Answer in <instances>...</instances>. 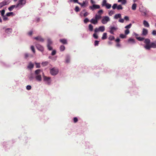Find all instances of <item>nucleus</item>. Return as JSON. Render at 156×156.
Here are the masks:
<instances>
[{
	"instance_id": "f257e3e1",
	"label": "nucleus",
	"mask_w": 156,
	"mask_h": 156,
	"mask_svg": "<svg viewBox=\"0 0 156 156\" xmlns=\"http://www.w3.org/2000/svg\"><path fill=\"white\" fill-rule=\"evenodd\" d=\"M144 42L145 44L144 47L146 50H149L151 48H156V41L152 42L150 44V40L148 38H146L144 39Z\"/></svg>"
},
{
	"instance_id": "f03ea898",
	"label": "nucleus",
	"mask_w": 156,
	"mask_h": 156,
	"mask_svg": "<svg viewBox=\"0 0 156 156\" xmlns=\"http://www.w3.org/2000/svg\"><path fill=\"white\" fill-rule=\"evenodd\" d=\"M42 73L43 72L40 69H38L35 71L34 73L35 77L37 81L39 82L41 81Z\"/></svg>"
},
{
	"instance_id": "7ed1b4c3",
	"label": "nucleus",
	"mask_w": 156,
	"mask_h": 156,
	"mask_svg": "<svg viewBox=\"0 0 156 156\" xmlns=\"http://www.w3.org/2000/svg\"><path fill=\"white\" fill-rule=\"evenodd\" d=\"M42 76L43 79V81L45 83L48 85H50L51 82V77L45 76L43 73H42Z\"/></svg>"
},
{
	"instance_id": "20e7f679",
	"label": "nucleus",
	"mask_w": 156,
	"mask_h": 156,
	"mask_svg": "<svg viewBox=\"0 0 156 156\" xmlns=\"http://www.w3.org/2000/svg\"><path fill=\"white\" fill-rule=\"evenodd\" d=\"M26 2V0H19L18 3L16 4V7L19 9H20L24 5Z\"/></svg>"
},
{
	"instance_id": "39448f33",
	"label": "nucleus",
	"mask_w": 156,
	"mask_h": 156,
	"mask_svg": "<svg viewBox=\"0 0 156 156\" xmlns=\"http://www.w3.org/2000/svg\"><path fill=\"white\" fill-rule=\"evenodd\" d=\"M139 11L141 13H143L142 14V15L144 16H146L147 13L148 12L146 8L142 6L140 7Z\"/></svg>"
},
{
	"instance_id": "423d86ee",
	"label": "nucleus",
	"mask_w": 156,
	"mask_h": 156,
	"mask_svg": "<svg viewBox=\"0 0 156 156\" xmlns=\"http://www.w3.org/2000/svg\"><path fill=\"white\" fill-rule=\"evenodd\" d=\"M110 18L107 16L103 17L101 20V22L103 24H106L108 22L110 21Z\"/></svg>"
},
{
	"instance_id": "0eeeda50",
	"label": "nucleus",
	"mask_w": 156,
	"mask_h": 156,
	"mask_svg": "<svg viewBox=\"0 0 156 156\" xmlns=\"http://www.w3.org/2000/svg\"><path fill=\"white\" fill-rule=\"evenodd\" d=\"M102 7L105 6L106 9H109L111 7V5L107 2L106 0H103L101 4Z\"/></svg>"
},
{
	"instance_id": "6e6552de",
	"label": "nucleus",
	"mask_w": 156,
	"mask_h": 156,
	"mask_svg": "<svg viewBox=\"0 0 156 156\" xmlns=\"http://www.w3.org/2000/svg\"><path fill=\"white\" fill-rule=\"evenodd\" d=\"M58 72V69L54 67L50 69V73L53 76H55L57 75Z\"/></svg>"
},
{
	"instance_id": "1a4fd4ad",
	"label": "nucleus",
	"mask_w": 156,
	"mask_h": 156,
	"mask_svg": "<svg viewBox=\"0 0 156 156\" xmlns=\"http://www.w3.org/2000/svg\"><path fill=\"white\" fill-rule=\"evenodd\" d=\"M11 1V0H4L0 3V9L3 6L9 4Z\"/></svg>"
},
{
	"instance_id": "9d476101",
	"label": "nucleus",
	"mask_w": 156,
	"mask_h": 156,
	"mask_svg": "<svg viewBox=\"0 0 156 156\" xmlns=\"http://www.w3.org/2000/svg\"><path fill=\"white\" fill-rule=\"evenodd\" d=\"M105 27L104 26H100L98 28H96L94 30L95 33H97L98 31L101 32H104L105 30Z\"/></svg>"
},
{
	"instance_id": "9b49d317",
	"label": "nucleus",
	"mask_w": 156,
	"mask_h": 156,
	"mask_svg": "<svg viewBox=\"0 0 156 156\" xmlns=\"http://www.w3.org/2000/svg\"><path fill=\"white\" fill-rule=\"evenodd\" d=\"M52 43V42L50 38H48L47 39V46L48 50H52V48L51 46Z\"/></svg>"
},
{
	"instance_id": "f8f14e48",
	"label": "nucleus",
	"mask_w": 156,
	"mask_h": 156,
	"mask_svg": "<svg viewBox=\"0 0 156 156\" xmlns=\"http://www.w3.org/2000/svg\"><path fill=\"white\" fill-rule=\"evenodd\" d=\"M109 29H110L109 32L112 34H114V32L118 29V28L117 27L110 26Z\"/></svg>"
},
{
	"instance_id": "ddd939ff",
	"label": "nucleus",
	"mask_w": 156,
	"mask_h": 156,
	"mask_svg": "<svg viewBox=\"0 0 156 156\" xmlns=\"http://www.w3.org/2000/svg\"><path fill=\"white\" fill-rule=\"evenodd\" d=\"M100 6L98 5L94 4L92 6L89 7L90 9H91L92 10H94L96 9H99L100 8Z\"/></svg>"
},
{
	"instance_id": "4468645a",
	"label": "nucleus",
	"mask_w": 156,
	"mask_h": 156,
	"mask_svg": "<svg viewBox=\"0 0 156 156\" xmlns=\"http://www.w3.org/2000/svg\"><path fill=\"white\" fill-rule=\"evenodd\" d=\"M34 39L41 42H43L44 41V39L41 36H38L37 37H34Z\"/></svg>"
},
{
	"instance_id": "2eb2a0df",
	"label": "nucleus",
	"mask_w": 156,
	"mask_h": 156,
	"mask_svg": "<svg viewBox=\"0 0 156 156\" xmlns=\"http://www.w3.org/2000/svg\"><path fill=\"white\" fill-rule=\"evenodd\" d=\"M5 32L7 34H9L12 32V29L11 28H6L5 30Z\"/></svg>"
},
{
	"instance_id": "dca6fc26",
	"label": "nucleus",
	"mask_w": 156,
	"mask_h": 156,
	"mask_svg": "<svg viewBox=\"0 0 156 156\" xmlns=\"http://www.w3.org/2000/svg\"><path fill=\"white\" fill-rule=\"evenodd\" d=\"M36 46L37 48V49L38 50H39L41 51H43L44 48L42 46H41L40 45L38 44H36Z\"/></svg>"
},
{
	"instance_id": "f3484780",
	"label": "nucleus",
	"mask_w": 156,
	"mask_h": 156,
	"mask_svg": "<svg viewBox=\"0 0 156 156\" xmlns=\"http://www.w3.org/2000/svg\"><path fill=\"white\" fill-rule=\"evenodd\" d=\"M90 22L91 23L94 24H97L98 23V21L95 18L92 19L90 20Z\"/></svg>"
},
{
	"instance_id": "a211bd4d",
	"label": "nucleus",
	"mask_w": 156,
	"mask_h": 156,
	"mask_svg": "<svg viewBox=\"0 0 156 156\" xmlns=\"http://www.w3.org/2000/svg\"><path fill=\"white\" fill-rule=\"evenodd\" d=\"M148 33V30L145 28H143L142 30V35L146 36Z\"/></svg>"
},
{
	"instance_id": "6ab92c4d",
	"label": "nucleus",
	"mask_w": 156,
	"mask_h": 156,
	"mask_svg": "<svg viewBox=\"0 0 156 156\" xmlns=\"http://www.w3.org/2000/svg\"><path fill=\"white\" fill-rule=\"evenodd\" d=\"M15 8H18L17 7H16V5H11V6H10V7H9L8 8V9L9 11H12L13 10V9Z\"/></svg>"
},
{
	"instance_id": "aec40b11",
	"label": "nucleus",
	"mask_w": 156,
	"mask_h": 156,
	"mask_svg": "<svg viewBox=\"0 0 156 156\" xmlns=\"http://www.w3.org/2000/svg\"><path fill=\"white\" fill-rule=\"evenodd\" d=\"M143 24L144 27H149V24L148 22L146 20H144L143 21Z\"/></svg>"
},
{
	"instance_id": "412c9836",
	"label": "nucleus",
	"mask_w": 156,
	"mask_h": 156,
	"mask_svg": "<svg viewBox=\"0 0 156 156\" xmlns=\"http://www.w3.org/2000/svg\"><path fill=\"white\" fill-rule=\"evenodd\" d=\"M121 17V14H116L115 15L114 17L115 19H118V18H120Z\"/></svg>"
},
{
	"instance_id": "4be33fe9",
	"label": "nucleus",
	"mask_w": 156,
	"mask_h": 156,
	"mask_svg": "<svg viewBox=\"0 0 156 156\" xmlns=\"http://www.w3.org/2000/svg\"><path fill=\"white\" fill-rule=\"evenodd\" d=\"M34 65L31 62H30L29 63L28 65V66L27 67L28 68L31 69L33 68L34 67Z\"/></svg>"
},
{
	"instance_id": "5701e85b",
	"label": "nucleus",
	"mask_w": 156,
	"mask_h": 156,
	"mask_svg": "<svg viewBox=\"0 0 156 156\" xmlns=\"http://www.w3.org/2000/svg\"><path fill=\"white\" fill-rule=\"evenodd\" d=\"M107 38V34L106 33H104L102 36L101 37V39L102 40L105 39Z\"/></svg>"
},
{
	"instance_id": "b1692460",
	"label": "nucleus",
	"mask_w": 156,
	"mask_h": 156,
	"mask_svg": "<svg viewBox=\"0 0 156 156\" xmlns=\"http://www.w3.org/2000/svg\"><path fill=\"white\" fill-rule=\"evenodd\" d=\"M70 58L69 55H67L66 56V62L67 63H69L70 62Z\"/></svg>"
},
{
	"instance_id": "393cba45",
	"label": "nucleus",
	"mask_w": 156,
	"mask_h": 156,
	"mask_svg": "<svg viewBox=\"0 0 156 156\" xmlns=\"http://www.w3.org/2000/svg\"><path fill=\"white\" fill-rule=\"evenodd\" d=\"M60 41L64 44H67V41L66 39H61L60 40Z\"/></svg>"
},
{
	"instance_id": "a878e982",
	"label": "nucleus",
	"mask_w": 156,
	"mask_h": 156,
	"mask_svg": "<svg viewBox=\"0 0 156 156\" xmlns=\"http://www.w3.org/2000/svg\"><path fill=\"white\" fill-rule=\"evenodd\" d=\"M95 18L98 21V20L101 18V15L96 14L95 16Z\"/></svg>"
},
{
	"instance_id": "bb28decb",
	"label": "nucleus",
	"mask_w": 156,
	"mask_h": 156,
	"mask_svg": "<svg viewBox=\"0 0 156 156\" xmlns=\"http://www.w3.org/2000/svg\"><path fill=\"white\" fill-rule=\"evenodd\" d=\"M136 4L135 3L133 4L132 6V9L133 10H135L136 9Z\"/></svg>"
},
{
	"instance_id": "cd10ccee",
	"label": "nucleus",
	"mask_w": 156,
	"mask_h": 156,
	"mask_svg": "<svg viewBox=\"0 0 156 156\" xmlns=\"http://www.w3.org/2000/svg\"><path fill=\"white\" fill-rule=\"evenodd\" d=\"M78 4L80 5L81 7H86V2L84 1L82 3L79 2Z\"/></svg>"
},
{
	"instance_id": "c85d7f7f",
	"label": "nucleus",
	"mask_w": 156,
	"mask_h": 156,
	"mask_svg": "<svg viewBox=\"0 0 156 156\" xmlns=\"http://www.w3.org/2000/svg\"><path fill=\"white\" fill-rule=\"evenodd\" d=\"M29 78L30 81H31L33 80L34 79V77L32 74L30 75L29 76Z\"/></svg>"
},
{
	"instance_id": "c756f323",
	"label": "nucleus",
	"mask_w": 156,
	"mask_h": 156,
	"mask_svg": "<svg viewBox=\"0 0 156 156\" xmlns=\"http://www.w3.org/2000/svg\"><path fill=\"white\" fill-rule=\"evenodd\" d=\"M128 41L129 42H131L132 44H134L135 43L134 40L133 39H132L131 38H130L129 39Z\"/></svg>"
},
{
	"instance_id": "7c9ffc66",
	"label": "nucleus",
	"mask_w": 156,
	"mask_h": 156,
	"mask_svg": "<svg viewBox=\"0 0 156 156\" xmlns=\"http://www.w3.org/2000/svg\"><path fill=\"white\" fill-rule=\"evenodd\" d=\"M93 27L91 24H90L89 25V29L90 31H92L93 30Z\"/></svg>"
},
{
	"instance_id": "2f4dec72",
	"label": "nucleus",
	"mask_w": 156,
	"mask_h": 156,
	"mask_svg": "<svg viewBox=\"0 0 156 156\" xmlns=\"http://www.w3.org/2000/svg\"><path fill=\"white\" fill-rule=\"evenodd\" d=\"M48 62H42L41 63V65L42 66H46L48 65Z\"/></svg>"
},
{
	"instance_id": "473e14b6",
	"label": "nucleus",
	"mask_w": 156,
	"mask_h": 156,
	"mask_svg": "<svg viewBox=\"0 0 156 156\" xmlns=\"http://www.w3.org/2000/svg\"><path fill=\"white\" fill-rule=\"evenodd\" d=\"M136 39L140 41H142L144 40V38L141 37H136Z\"/></svg>"
},
{
	"instance_id": "72a5a7b5",
	"label": "nucleus",
	"mask_w": 156,
	"mask_h": 156,
	"mask_svg": "<svg viewBox=\"0 0 156 156\" xmlns=\"http://www.w3.org/2000/svg\"><path fill=\"white\" fill-rule=\"evenodd\" d=\"M123 8L121 5H119L118 6L117 5V9L118 10L122 9Z\"/></svg>"
},
{
	"instance_id": "f704fd0d",
	"label": "nucleus",
	"mask_w": 156,
	"mask_h": 156,
	"mask_svg": "<svg viewBox=\"0 0 156 156\" xmlns=\"http://www.w3.org/2000/svg\"><path fill=\"white\" fill-rule=\"evenodd\" d=\"M120 37L122 38H125L126 37V35L123 34H121L120 35Z\"/></svg>"
},
{
	"instance_id": "c9c22d12",
	"label": "nucleus",
	"mask_w": 156,
	"mask_h": 156,
	"mask_svg": "<svg viewBox=\"0 0 156 156\" xmlns=\"http://www.w3.org/2000/svg\"><path fill=\"white\" fill-rule=\"evenodd\" d=\"M60 48L61 51H63L65 50V47L63 45H61L60 46Z\"/></svg>"
},
{
	"instance_id": "e433bc0d",
	"label": "nucleus",
	"mask_w": 156,
	"mask_h": 156,
	"mask_svg": "<svg viewBox=\"0 0 156 156\" xmlns=\"http://www.w3.org/2000/svg\"><path fill=\"white\" fill-rule=\"evenodd\" d=\"M114 13V12L112 10H110L108 12V15L109 16H112Z\"/></svg>"
},
{
	"instance_id": "4c0bfd02",
	"label": "nucleus",
	"mask_w": 156,
	"mask_h": 156,
	"mask_svg": "<svg viewBox=\"0 0 156 156\" xmlns=\"http://www.w3.org/2000/svg\"><path fill=\"white\" fill-rule=\"evenodd\" d=\"M132 26V24L130 23L128 25H127L125 27V28L128 29L130 28Z\"/></svg>"
},
{
	"instance_id": "58836bf2",
	"label": "nucleus",
	"mask_w": 156,
	"mask_h": 156,
	"mask_svg": "<svg viewBox=\"0 0 156 156\" xmlns=\"http://www.w3.org/2000/svg\"><path fill=\"white\" fill-rule=\"evenodd\" d=\"M114 39L115 38L112 35L110 36L108 38V39L111 41L114 40Z\"/></svg>"
},
{
	"instance_id": "ea45409f",
	"label": "nucleus",
	"mask_w": 156,
	"mask_h": 156,
	"mask_svg": "<svg viewBox=\"0 0 156 156\" xmlns=\"http://www.w3.org/2000/svg\"><path fill=\"white\" fill-rule=\"evenodd\" d=\"M13 14V12H8L6 14V16H9L12 15V14Z\"/></svg>"
},
{
	"instance_id": "a19ab883",
	"label": "nucleus",
	"mask_w": 156,
	"mask_h": 156,
	"mask_svg": "<svg viewBox=\"0 0 156 156\" xmlns=\"http://www.w3.org/2000/svg\"><path fill=\"white\" fill-rule=\"evenodd\" d=\"M129 33V31L128 29H127L125 31V33L126 35L128 34Z\"/></svg>"
},
{
	"instance_id": "79ce46f5",
	"label": "nucleus",
	"mask_w": 156,
	"mask_h": 156,
	"mask_svg": "<svg viewBox=\"0 0 156 156\" xmlns=\"http://www.w3.org/2000/svg\"><path fill=\"white\" fill-rule=\"evenodd\" d=\"M103 11L101 9L100 10H99L98 11V13L99 14L98 15H101V14H102L103 13Z\"/></svg>"
},
{
	"instance_id": "37998d69",
	"label": "nucleus",
	"mask_w": 156,
	"mask_h": 156,
	"mask_svg": "<svg viewBox=\"0 0 156 156\" xmlns=\"http://www.w3.org/2000/svg\"><path fill=\"white\" fill-rule=\"evenodd\" d=\"M117 4H114L112 6V8L113 9H114L116 8H117Z\"/></svg>"
},
{
	"instance_id": "c03bdc74",
	"label": "nucleus",
	"mask_w": 156,
	"mask_h": 156,
	"mask_svg": "<svg viewBox=\"0 0 156 156\" xmlns=\"http://www.w3.org/2000/svg\"><path fill=\"white\" fill-rule=\"evenodd\" d=\"M30 48L34 53H35V52L34 48L33 46H31L30 47Z\"/></svg>"
},
{
	"instance_id": "a18cd8bd",
	"label": "nucleus",
	"mask_w": 156,
	"mask_h": 156,
	"mask_svg": "<svg viewBox=\"0 0 156 156\" xmlns=\"http://www.w3.org/2000/svg\"><path fill=\"white\" fill-rule=\"evenodd\" d=\"M1 13V15L2 16H4V15L5 13V10L4 9L2 10Z\"/></svg>"
},
{
	"instance_id": "49530a36",
	"label": "nucleus",
	"mask_w": 156,
	"mask_h": 156,
	"mask_svg": "<svg viewBox=\"0 0 156 156\" xmlns=\"http://www.w3.org/2000/svg\"><path fill=\"white\" fill-rule=\"evenodd\" d=\"M96 33H95L93 34V37L95 38V39H97L98 37V35L96 34Z\"/></svg>"
},
{
	"instance_id": "de8ad7c7",
	"label": "nucleus",
	"mask_w": 156,
	"mask_h": 156,
	"mask_svg": "<svg viewBox=\"0 0 156 156\" xmlns=\"http://www.w3.org/2000/svg\"><path fill=\"white\" fill-rule=\"evenodd\" d=\"M26 89L28 90H30L31 89V87L30 85H27L26 87Z\"/></svg>"
},
{
	"instance_id": "09e8293b",
	"label": "nucleus",
	"mask_w": 156,
	"mask_h": 156,
	"mask_svg": "<svg viewBox=\"0 0 156 156\" xmlns=\"http://www.w3.org/2000/svg\"><path fill=\"white\" fill-rule=\"evenodd\" d=\"M75 10L76 12H78L80 10L78 6H76L75 7Z\"/></svg>"
},
{
	"instance_id": "8fccbe9b",
	"label": "nucleus",
	"mask_w": 156,
	"mask_h": 156,
	"mask_svg": "<svg viewBox=\"0 0 156 156\" xmlns=\"http://www.w3.org/2000/svg\"><path fill=\"white\" fill-rule=\"evenodd\" d=\"M35 64L36 65V67L37 68H40V63H36Z\"/></svg>"
},
{
	"instance_id": "3c124183",
	"label": "nucleus",
	"mask_w": 156,
	"mask_h": 156,
	"mask_svg": "<svg viewBox=\"0 0 156 156\" xmlns=\"http://www.w3.org/2000/svg\"><path fill=\"white\" fill-rule=\"evenodd\" d=\"M89 20L87 18H85L84 20V22L85 23H86L89 21Z\"/></svg>"
},
{
	"instance_id": "603ef678",
	"label": "nucleus",
	"mask_w": 156,
	"mask_h": 156,
	"mask_svg": "<svg viewBox=\"0 0 156 156\" xmlns=\"http://www.w3.org/2000/svg\"><path fill=\"white\" fill-rule=\"evenodd\" d=\"M2 17L3 20L4 21H6L8 20V17H6L5 16H3Z\"/></svg>"
},
{
	"instance_id": "864d4df0",
	"label": "nucleus",
	"mask_w": 156,
	"mask_h": 156,
	"mask_svg": "<svg viewBox=\"0 0 156 156\" xmlns=\"http://www.w3.org/2000/svg\"><path fill=\"white\" fill-rule=\"evenodd\" d=\"M99 41H95L94 42V45L98 46V44Z\"/></svg>"
},
{
	"instance_id": "5fc2aeb1",
	"label": "nucleus",
	"mask_w": 156,
	"mask_h": 156,
	"mask_svg": "<svg viewBox=\"0 0 156 156\" xmlns=\"http://www.w3.org/2000/svg\"><path fill=\"white\" fill-rule=\"evenodd\" d=\"M121 2L122 4L123 5H124L126 3V0H122Z\"/></svg>"
},
{
	"instance_id": "6e6d98bb",
	"label": "nucleus",
	"mask_w": 156,
	"mask_h": 156,
	"mask_svg": "<svg viewBox=\"0 0 156 156\" xmlns=\"http://www.w3.org/2000/svg\"><path fill=\"white\" fill-rule=\"evenodd\" d=\"M56 51L55 50H54L52 52L51 55H55L56 54Z\"/></svg>"
},
{
	"instance_id": "4d7b16f0",
	"label": "nucleus",
	"mask_w": 156,
	"mask_h": 156,
	"mask_svg": "<svg viewBox=\"0 0 156 156\" xmlns=\"http://www.w3.org/2000/svg\"><path fill=\"white\" fill-rule=\"evenodd\" d=\"M151 34L153 35H156V30H153L152 31Z\"/></svg>"
},
{
	"instance_id": "13d9d810",
	"label": "nucleus",
	"mask_w": 156,
	"mask_h": 156,
	"mask_svg": "<svg viewBox=\"0 0 156 156\" xmlns=\"http://www.w3.org/2000/svg\"><path fill=\"white\" fill-rule=\"evenodd\" d=\"M119 22L121 23H123L124 22V20L123 19H120L119 20Z\"/></svg>"
},
{
	"instance_id": "bf43d9fd",
	"label": "nucleus",
	"mask_w": 156,
	"mask_h": 156,
	"mask_svg": "<svg viewBox=\"0 0 156 156\" xmlns=\"http://www.w3.org/2000/svg\"><path fill=\"white\" fill-rule=\"evenodd\" d=\"M73 121L75 123L77 122L78 121V119L76 117H74L73 119Z\"/></svg>"
},
{
	"instance_id": "052dcab7",
	"label": "nucleus",
	"mask_w": 156,
	"mask_h": 156,
	"mask_svg": "<svg viewBox=\"0 0 156 156\" xmlns=\"http://www.w3.org/2000/svg\"><path fill=\"white\" fill-rule=\"evenodd\" d=\"M89 15V13L87 12H85L84 14H83V16L84 17H86L88 16Z\"/></svg>"
},
{
	"instance_id": "680f3d73",
	"label": "nucleus",
	"mask_w": 156,
	"mask_h": 156,
	"mask_svg": "<svg viewBox=\"0 0 156 156\" xmlns=\"http://www.w3.org/2000/svg\"><path fill=\"white\" fill-rule=\"evenodd\" d=\"M124 19L126 20H129V18L127 16H125L124 17Z\"/></svg>"
},
{
	"instance_id": "e2e57ef3",
	"label": "nucleus",
	"mask_w": 156,
	"mask_h": 156,
	"mask_svg": "<svg viewBox=\"0 0 156 156\" xmlns=\"http://www.w3.org/2000/svg\"><path fill=\"white\" fill-rule=\"evenodd\" d=\"M25 58H27L28 56L29 55L27 53H25L24 54Z\"/></svg>"
},
{
	"instance_id": "0e129e2a",
	"label": "nucleus",
	"mask_w": 156,
	"mask_h": 156,
	"mask_svg": "<svg viewBox=\"0 0 156 156\" xmlns=\"http://www.w3.org/2000/svg\"><path fill=\"white\" fill-rule=\"evenodd\" d=\"M116 46L118 47H120L121 45L119 43H118L116 44Z\"/></svg>"
},
{
	"instance_id": "69168bd1",
	"label": "nucleus",
	"mask_w": 156,
	"mask_h": 156,
	"mask_svg": "<svg viewBox=\"0 0 156 156\" xmlns=\"http://www.w3.org/2000/svg\"><path fill=\"white\" fill-rule=\"evenodd\" d=\"M115 41L116 42H119L120 41V39L119 38H117L115 40Z\"/></svg>"
},
{
	"instance_id": "338daca9",
	"label": "nucleus",
	"mask_w": 156,
	"mask_h": 156,
	"mask_svg": "<svg viewBox=\"0 0 156 156\" xmlns=\"http://www.w3.org/2000/svg\"><path fill=\"white\" fill-rule=\"evenodd\" d=\"M32 34V31H30L28 33V34L29 35H31Z\"/></svg>"
},
{
	"instance_id": "774afa93",
	"label": "nucleus",
	"mask_w": 156,
	"mask_h": 156,
	"mask_svg": "<svg viewBox=\"0 0 156 156\" xmlns=\"http://www.w3.org/2000/svg\"><path fill=\"white\" fill-rule=\"evenodd\" d=\"M73 2L74 3H77L78 4V3H79L78 2V0H73Z\"/></svg>"
}]
</instances>
